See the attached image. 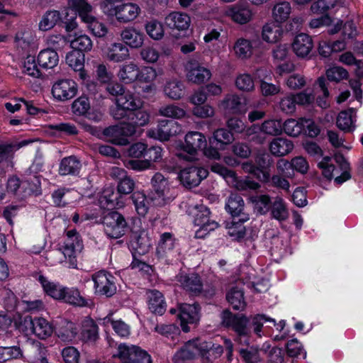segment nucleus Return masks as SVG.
<instances>
[{"instance_id": "49", "label": "nucleus", "mask_w": 363, "mask_h": 363, "mask_svg": "<svg viewBox=\"0 0 363 363\" xmlns=\"http://www.w3.org/2000/svg\"><path fill=\"white\" fill-rule=\"evenodd\" d=\"M69 42L72 48L80 52H89L92 48V41L86 35H80Z\"/></svg>"}, {"instance_id": "17", "label": "nucleus", "mask_w": 363, "mask_h": 363, "mask_svg": "<svg viewBox=\"0 0 363 363\" xmlns=\"http://www.w3.org/2000/svg\"><path fill=\"white\" fill-rule=\"evenodd\" d=\"M29 186L28 181L21 182L18 177H12L8 179L6 189L18 199L23 200L32 193V190L28 189Z\"/></svg>"}, {"instance_id": "27", "label": "nucleus", "mask_w": 363, "mask_h": 363, "mask_svg": "<svg viewBox=\"0 0 363 363\" xmlns=\"http://www.w3.org/2000/svg\"><path fill=\"white\" fill-rule=\"evenodd\" d=\"M122 40L132 48L142 47L144 35L133 28H126L121 33Z\"/></svg>"}, {"instance_id": "62", "label": "nucleus", "mask_w": 363, "mask_h": 363, "mask_svg": "<svg viewBox=\"0 0 363 363\" xmlns=\"http://www.w3.org/2000/svg\"><path fill=\"white\" fill-rule=\"evenodd\" d=\"M317 84L318 85L320 90L323 93V97L318 96L317 98V99H316L317 104L320 107H321L323 108H326L329 106L327 100L325 99L326 98H328L329 96V91H328L329 83L327 82L325 77H320L317 80Z\"/></svg>"}, {"instance_id": "7", "label": "nucleus", "mask_w": 363, "mask_h": 363, "mask_svg": "<svg viewBox=\"0 0 363 363\" xmlns=\"http://www.w3.org/2000/svg\"><path fill=\"white\" fill-rule=\"evenodd\" d=\"M95 292L97 294L111 297L116 293L114 278L109 274L100 271L92 275Z\"/></svg>"}, {"instance_id": "8", "label": "nucleus", "mask_w": 363, "mask_h": 363, "mask_svg": "<svg viewBox=\"0 0 363 363\" xmlns=\"http://www.w3.org/2000/svg\"><path fill=\"white\" fill-rule=\"evenodd\" d=\"M151 184V199L156 201V205L164 206L169 200V198H167V194L169 190L167 179L161 173H156L152 178Z\"/></svg>"}, {"instance_id": "19", "label": "nucleus", "mask_w": 363, "mask_h": 363, "mask_svg": "<svg viewBox=\"0 0 363 363\" xmlns=\"http://www.w3.org/2000/svg\"><path fill=\"white\" fill-rule=\"evenodd\" d=\"M187 69V79L194 84H203L207 82L211 77L210 70L199 66L196 62H189Z\"/></svg>"}, {"instance_id": "6", "label": "nucleus", "mask_w": 363, "mask_h": 363, "mask_svg": "<svg viewBox=\"0 0 363 363\" xmlns=\"http://www.w3.org/2000/svg\"><path fill=\"white\" fill-rule=\"evenodd\" d=\"M208 175L207 169L192 166L182 169L179 174V179L185 188L190 189L197 186Z\"/></svg>"}, {"instance_id": "39", "label": "nucleus", "mask_w": 363, "mask_h": 363, "mask_svg": "<svg viewBox=\"0 0 363 363\" xmlns=\"http://www.w3.org/2000/svg\"><path fill=\"white\" fill-rule=\"evenodd\" d=\"M61 19L60 13L58 11H48L43 16L39 23V29L43 31H47L52 29L56 23Z\"/></svg>"}, {"instance_id": "35", "label": "nucleus", "mask_w": 363, "mask_h": 363, "mask_svg": "<svg viewBox=\"0 0 363 363\" xmlns=\"http://www.w3.org/2000/svg\"><path fill=\"white\" fill-rule=\"evenodd\" d=\"M274 159L271 154L268 152H262L257 155L255 157V164L257 169L262 173L267 174V182L269 181V169L273 167Z\"/></svg>"}, {"instance_id": "50", "label": "nucleus", "mask_w": 363, "mask_h": 363, "mask_svg": "<svg viewBox=\"0 0 363 363\" xmlns=\"http://www.w3.org/2000/svg\"><path fill=\"white\" fill-rule=\"evenodd\" d=\"M23 356L21 348L18 346L0 347V363L12 359H18Z\"/></svg>"}, {"instance_id": "10", "label": "nucleus", "mask_w": 363, "mask_h": 363, "mask_svg": "<svg viewBox=\"0 0 363 363\" xmlns=\"http://www.w3.org/2000/svg\"><path fill=\"white\" fill-rule=\"evenodd\" d=\"M201 342L193 339L184 342L173 357L174 363H186L199 355Z\"/></svg>"}, {"instance_id": "11", "label": "nucleus", "mask_w": 363, "mask_h": 363, "mask_svg": "<svg viewBox=\"0 0 363 363\" xmlns=\"http://www.w3.org/2000/svg\"><path fill=\"white\" fill-rule=\"evenodd\" d=\"M77 84L71 79L60 80L52 88L53 96L60 101L69 100L77 94Z\"/></svg>"}, {"instance_id": "44", "label": "nucleus", "mask_w": 363, "mask_h": 363, "mask_svg": "<svg viewBox=\"0 0 363 363\" xmlns=\"http://www.w3.org/2000/svg\"><path fill=\"white\" fill-rule=\"evenodd\" d=\"M259 126L260 132L269 135H279L282 133V124L279 120H267Z\"/></svg>"}, {"instance_id": "58", "label": "nucleus", "mask_w": 363, "mask_h": 363, "mask_svg": "<svg viewBox=\"0 0 363 363\" xmlns=\"http://www.w3.org/2000/svg\"><path fill=\"white\" fill-rule=\"evenodd\" d=\"M67 4L69 8L79 12L82 19L92 10L91 6L86 0H67Z\"/></svg>"}, {"instance_id": "28", "label": "nucleus", "mask_w": 363, "mask_h": 363, "mask_svg": "<svg viewBox=\"0 0 363 363\" xmlns=\"http://www.w3.org/2000/svg\"><path fill=\"white\" fill-rule=\"evenodd\" d=\"M356 116V109L350 108L342 111L337 118V127L345 132H352L355 128L352 118Z\"/></svg>"}, {"instance_id": "42", "label": "nucleus", "mask_w": 363, "mask_h": 363, "mask_svg": "<svg viewBox=\"0 0 363 363\" xmlns=\"http://www.w3.org/2000/svg\"><path fill=\"white\" fill-rule=\"evenodd\" d=\"M281 28L274 23H267L262 28V38L268 43H276L281 35Z\"/></svg>"}, {"instance_id": "54", "label": "nucleus", "mask_w": 363, "mask_h": 363, "mask_svg": "<svg viewBox=\"0 0 363 363\" xmlns=\"http://www.w3.org/2000/svg\"><path fill=\"white\" fill-rule=\"evenodd\" d=\"M145 30L148 35L154 40H160L164 35L163 26L157 20H151L147 22Z\"/></svg>"}, {"instance_id": "36", "label": "nucleus", "mask_w": 363, "mask_h": 363, "mask_svg": "<svg viewBox=\"0 0 363 363\" xmlns=\"http://www.w3.org/2000/svg\"><path fill=\"white\" fill-rule=\"evenodd\" d=\"M184 84L181 81L172 79L166 82L164 91L169 99L177 100L184 95Z\"/></svg>"}, {"instance_id": "13", "label": "nucleus", "mask_w": 363, "mask_h": 363, "mask_svg": "<svg viewBox=\"0 0 363 363\" xmlns=\"http://www.w3.org/2000/svg\"><path fill=\"white\" fill-rule=\"evenodd\" d=\"M181 126L173 120H162L159 122L155 130H152L157 138L161 141L169 140L172 136L181 132Z\"/></svg>"}, {"instance_id": "34", "label": "nucleus", "mask_w": 363, "mask_h": 363, "mask_svg": "<svg viewBox=\"0 0 363 363\" xmlns=\"http://www.w3.org/2000/svg\"><path fill=\"white\" fill-rule=\"evenodd\" d=\"M129 57L128 48L122 43H113L109 48L107 52V57L109 60L120 62L125 60Z\"/></svg>"}, {"instance_id": "1", "label": "nucleus", "mask_w": 363, "mask_h": 363, "mask_svg": "<svg viewBox=\"0 0 363 363\" xmlns=\"http://www.w3.org/2000/svg\"><path fill=\"white\" fill-rule=\"evenodd\" d=\"M221 324L224 327L231 328L236 333L235 341L240 343L249 344V337L251 335L250 325L254 327V332L260 336L259 333L262 330L264 322H269L275 325V320L271 318H267L264 315L257 314L250 318L241 313L233 314L229 310H224L222 313Z\"/></svg>"}, {"instance_id": "57", "label": "nucleus", "mask_w": 363, "mask_h": 363, "mask_svg": "<svg viewBox=\"0 0 363 363\" xmlns=\"http://www.w3.org/2000/svg\"><path fill=\"white\" fill-rule=\"evenodd\" d=\"M23 72L29 76L39 78L41 76V72L38 69L35 58L34 56L28 55L23 60Z\"/></svg>"}, {"instance_id": "55", "label": "nucleus", "mask_w": 363, "mask_h": 363, "mask_svg": "<svg viewBox=\"0 0 363 363\" xmlns=\"http://www.w3.org/2000/svg\"><path fill=\"white\" fill-rule=\"evenodd\" d=\"M131 199L138 215L145 216L148 211L145 195L140 191H136L132 194Z\"/></svg>"}, {"instance_id": "45", "label": "nucleus", "mask_w": 363, "mask_h": 363, "mask_svg": "<svg viewBox=\"0 0 363 363\" xmlns=\"http://www.w3.org/2000/svg\"><path fill=\"white\" fill-rule=\"evenodd\" d=\"M335 160L339 164L340 168L342 170V173L340 176L337 177L335 181L337 184H342L344 182L348 180L351 175L350 174V164L346 160L345 157L342 154L338 153L335 155Z\"/></svg>"}, {"instance_id": "46", "label": "nucleus", "mask_w": 363, "mask_h": 363, "mask_svg": "<svg viewBox=\"0 0 363 363\" xmlns=\"http://www.w3.org/2000/svg\"><path fill=\"white\" fill-rule=\"evenodd\" d=\"M159 115L174 118H182L185 116V111L174 104L162 106L158 109Z\"/></svg>"}, {"instance_id": "21", "label": "nucleus", "mask_w": 363, "mask_h": 363, "mask_svg": "<svg viewBox=\"0 0 363 363\" xmlns=\"http://www.w3.org/2000/svg\"><path fill=\"white\" fill-rule=\"evenodd\" d=\"M190 17L184 13L172 12L166 16L164 23L172 30H186L190 25Z\"/></svg>"}, {"instance_id": "41", "label": "nucleus", "mask_w": 363, "mask_h": 363, "mask_svg": "<svg viewBox=\"0 0 363 363\" xmlns=\"http://www.w3.org/2000/svg\"><path fill=\"white\" fill-rule=\"evenodd\" d=\"M82 21L88 24L89 29L96 37H104L107 33L105 25L99 22L94 16L88 14L84 16Z\"/></svg>"}, {"instance_id": "64", "label": "nucleus", "mask_w": 363, "mask_h": 363, "mask_svg": "<svg viewBox=\"0 0 363 363\" xmlns=\"http://www.w3.org/2000/svg\"><path fill=\"white\" fill-rule=\"evenodd\" d=\"M115 105L111 106L109 108V113L116 121H123L127 123L130 118V113L124 108L120 104H114Z\"/></svg>"}, {"instance_id": "26", "label": "nucleus", "mask_w": 363, "mask_h": 363, "mask_svg": "<svg viewBox=\"0 0 363 363\" xmlns=\"http://www.w3.org/2000/svg\"><path fill=\"white\" fill-rule=\"evenodd\" d=\"M228 15L236 23L245 24L252 17L251 10L246 4H237L228 11Z\"/></svg>"}, {"instance_id": "30", "label": "nucleus", "mask_w": 363, "mask_h": 363, "mask_svg": "<svg viewBox=\"0 0 363 363\" xmlns=\"http://www.w3.org/2000/svg\"><path fill=\"white\" fill-rule=\"evenodd\" d=\"M291 13V6L287 1H281L276 4L272 11V16L277 23L286 21Z\"/></svg>"}, {"instance_id": "40", "label": "nucleus", "mask_w": 363, "mask_h": 363, "mask_svg": "<svg viewBox=\"0 0 363 363\" xmlns=\"http://www.w3.org/2000/svg\"><path fill=\"white\" fill-rule=\"evenodd\" d=\"M272 216L279 220H285L289 217V212L282 199L276 197L271 205Z\"/></svg>"}, {"instance_id": "59", "label": "nucleus", "mask_w": 363, "mask_h": 363, "mask_svg": "<svg viewBox=\"0 0 363 363\" xmlns=\"http://www.w3.org/2000/svg\"><path fill=\"white\" fill-rule=\"evenodd\" d=\"M237 88L243 91H251L255 89V84L252 77L248 74H240L235 80Z\"/></svg>"}, {"instance_id": "32", "label": "nucleus", "mask_w": 363, "mask_h": 363, "mask_svg": "<svg viewBox=\"0 0 363 363\" xmlns=\"http://www.w3.org/2000/svg\"><path fill=\"white\" fill-rule=\"evenodd\" d=\"M53 332L52 325L43 318H35L33 333L38 337L45 340L51 336Z\"/></svg>"}, {"instance_id": "61", "label": "nucleus", "mask_w": 363, "mask_h": 363, "mask_svg": "<svg viewBox=\"0 0 363 363\" xmlns=\"http://www.w3.org/2000/svg\"><path fill=\"white\" fill-rule=\"evenodd\" d=\"M72 111L79 116L84 115L90 108L89 99L82 96L74 101L72 105Z\"/></svg>"}, {"instance_id": "63", "label": "nucleus", "mask_w": 363, "mask_h": 363, "mask_svg": "<svg viewBox=\"0 0 363 363\" xmlns=\"http://www.w3.org/2000/svg\"><path fill=\"white\" fill-rule=\"evenodd\" d=\"M118 194L115 193L113 186H107L102 192L100 201L101 203L106 204L107 207H113L118 199Z\"/></svg>"}, {"instance_id": "56", "label": "nucleus", "mask_w": 363, "mask_h": 363, "mask_svg": "<svg viewBox=\"0 0 363 363\" xmlns=\"http://www.w3.org/2000/svg\"><path fill=\"white\" fill-rule=\"evenodd\" d=\"M348 72L342 67H333L326 71L325 79L330 82H339L344 79H347Z\"/></svg>"}, {"instance_id": "15", "label": "nucleus", "mask_w": 363, "mask_h": 363, "mask_svg": "<svg viewBox=\"0 0 363 363\" xmlns=\"http://www.w3.org/2000/svg\"><path fill=\"white\" fill-rule=\"evenodd\" d=\"M140 9L135 4H124L116 7L111 11V14L115 15L118 21L121 23H128L137 18Z\"/></svg>"}, {"instance_id": "60", "label": "nucleus", "mask_w": 363, "mask_h": 363, "mask_svg": "<svg viewBox=\"0 0 363 363\" xmlns=\"http://www.w3.org/2000/svg\"><path fill=\"white\" fill-rule=\"evenodd\" d=\"M82 335L86 340H96L98 336V327L93 320H86L84 323Z\"/></svg>"}, {"instance_id": "47", "label": "nucleus", "mask_w": 363, "mask_h": 363, "mask_svg": "<svg viewBox=\"0 0 363 363\" xmlns=\"http://www.w3.org/2000/svg\"><path fill=\"white\" fill-rule=\"evenodd\" d=\"M150 120L149 113L140 108H136L134 111L130 113V118L127 123H132L135 127L143 126L146 125Z\"/></svg>"}, {"instance_id": "18", "label": "nucleus", "mask_w": 363, "mask_h": 363, "mask_svg": "<svg viewBox=\"0 0 363 363\" xmlns=\"http://www.w3.org/2000/svg\"><path fill=\"white\" fill-rule=\"evenodd\" d=\"M223 352L220 345H211L207 342H202L200 345L199 355L203 363H216Z\"/></svg>"}, {"instance_id": "51", "label": "nucleus", "mask_w": 363, "mask_h": 363, "mask_svg": "<svg viewBox=\"0 0 363 363\" xmlns=\"http://www.w3.org/2000/svg\"><path fill=\"white\" fill-rule=\"evenodd\" d=\"M337 4V0H317L311 6V11L316 14H325L333 9Z\"/></svg>"}, {"instance_id": "5", "label": "nucleus", "mask_w": 363, "mask_h": 363, "mask_svg": "<svg viewBox=\"0 0 363 363\" xmlns=\"http://www.w3.org/2000/svg\"><path fill=\"white\" fill-rule=\"evenodd\" d=\"M206 146V139L204 135L199 132H189L185 136V144L183 145V150L189 155L180 153L178 156L187 161H192L194 156L198 150H202Z\"/></svg>"}, {"instance_id": "4", "label": "nucleus", "mask_w": 363, "mask_h": 363, "mask_svg": "<svg viewBox=\"0 0 363 363\" xmlns=\"http://www.w3.org/2000/svg\"><path fill=\"white\" fill-rule=\"evenodd\" d=\"M118 357L122 363H152L148 353L134 345H119Z\"/></svg>"}, {"instance_id": "31", "label": "nucleus", "mask_w": 363, "mask_h": 363, "mask_svg": "<svg viewBox=\"0 0 363 363\" xmlns=\"http://www.w3.org/2000/svg\"><path fill=\"white\" fill-rule=\"evenodd\" d=\"M80 167V161L75 156H69L61 160L59 172L61 175L75 174Z\"/></svg>"}, {"instance_id": "22", "label": "nucleus", "mask_w": 363, "mask_h": 363, "mask_svg": "<svg viewBox=\"0 0 363 363\" xmlns=\"http://www.w3.org/2000/svg\"><path fill=\"white\" fill-rule=\"evenodd\" d=\"M234 140L235 138L232 132L225 128H220L213 131V136L209 139V143H216L222 151L226 150Z\"/></svg>"}, {"instance_id": "23", "label": "nucleus", "mask_w": 363, "mask_h": 363, "mask_svg": "<svg viewBox=\"0 0 363 363\" xmlns=\"http://www.w3.org/2000/svg\"><path fill=\"white\" fill-rule=\"evenodd\" d=\"M221 107L232 113L241 112L245 106V99L237 94H227L220 101Z\"/></svg>"}, {"instance_id": "12", "label": "nucleus", "mask_w": 363, "mask_h": 363, "mask_svg": "<svg viewBox=\"0 0 363 363\" xmlns=\"http://www.w3.org/2000/svg\"><path fill=\"white\" fill-rule=\"evenodd\" d=\"M179 309V318L181 321V327L184 332L188 333L190 328L187 324L196 323L199 320L200 306L197 303H183L181 304Z\"/></svg>"}, {"instance_id": "25", "label": "nucleus", "mask_w": 363, "mask_h": 363, "mask_svg": "<svg viewBox=\"0 0 363 363\" xmlns=\"http://www.w3.org/2000/svg\"><path fill=\"white\" fill-rule=\"evenodd\" d=\"M149 309L155 314L162 315L166 311V303L161 292L157 290L147 291Z\"/></svg>"}, {"instance_id": "43", "label": "nucleus", "mask_w": 363, "mask_h": 363, "mask_svg": "<svg viewBox=\"0 0 363 363\" xmlns=\"http://www.w3.org/2000/svg\"><path fill=\"white\" fill-rule=\"evenodd\" d=\"M132 245L139 255H145L149 251L151 243L147 235L145 233H140L135 235Z\"/></svg>"}, {"instance_id": "9", "label": "nucleus", "mask_w": 363, "mask_h": 363, "mask_svg": "<svg viewBox=\"0 0 363 363\" xmlns=\"http://www.w3.org/2000/svg\"><path fill=\"white\" fill-rule=\"evenodd\" d=\"M180 282L183 288L192 296L202 294L203 296L210 298L215 294V289H203V284L199 275L191 274L181 277Z\"/></svg>"}, {"instance_id": "14", "label": "nucleus", "mask_w": 363, "mask_h": 363, "mask_svg": "<svg viewBox=\"0 0 363 363\" xmlns=\"http://www.w3.org/2000/svg\"><path fill=\"white\" fill-rule=\"evenodd\" d=\"M225 208L233 217H240V221H246L250 219L249 213L245 212L244 201L238 194L230 196Z\"/></svg>"}, {"instance_id": "48", "label": "nucleus", "mask_w": 363, "mask_h": 363, "mask_svg": "<svg viewBox=\"0 0 363 363\" xmlns=\"http://www.w3.org/2000/svg\"><path fill=\"white\" fill-rule=\"evenodd\" d=\"M39 281L42 284L44 291L55 299H62L65 289H58L56 285L48 281L43 275L39 277Z\"/></svg>"}, {"instance_id": "29", "label": "nucleus", "mask_w": 363, "mask_h": 363, "mask_svg": "<svg viewBox=\"0 0 363 363\" xmlns=\"http://www.w3.org/2000/svg\"><path fill=\"white\" fill-rule=\"evenodd\" d=\"M58 62V54L53 49H45L38 54V62L42 67L47 69L54 68L57 66Z\"/></svg>"}, {"instance_id": "2", "label": "nucleus", "mask_w": 363, "mask_h": 363, "mask_svg": "<svg viewBox=\"0 0 363 363\" xmlns=\"http://www.w3.org/2000/svg\"><path fill=\"white\" fill-rule=\"evenodd\" d=\"M136 128L132 123H123L121 125H110L103 130V135L116 145L124 146L129 144L128 137L135 135Z\"/></svg>"}, {"instance_id": "33", "label": "nucleus", "mask_w": 363, "mask_h": 363, "mask_svg": "<svg viewBox=\"0 0 363 363\" xmlns=\"http://www.w3.org/2000/svg\"><path fill=\"white\" fill-rule=\"evenodd\" d=\"M118 76L124 83H131L138 79L140 76V69L136 65L133 63H129L123 65L121 68Z\"/></svg>"}, {"instance_id": "53", "label": "nucleus", "mask_w": 363, "mask_h": 363, "mask_svg": "<svg viewBox=\"0 0 363 363\" xmlns=\"http://www.w3.org/2000/svg\"><path fill=\"white\" fill-rule=\"evenodd\" d=\"M62 299L67 303L78 306L86 305V300L80 296L77 289H65Z\"/></svg>"}, {"instance_id": "16", "label": "nucleus", "mask_w": 363, "mask_h": 363, "mask_svg": "<svg viewBox=\"0 0 363 363\" xmlns=\"http://www.w3.org/2000/svg\"><path fill=\"white\" fill-rule=\"evenodd\" d=\"M245 284L242 281H238L232 286L226 294V299L232 305L233 309L242 311L246 307V302L244 297Z\"/></svg>"}, {"instance_id": "37", "label": "nucleus", "mask_w": 363, "mask_h": 363, "mask_svg": "<svg viewBox=\"0 0 363 363\" xmlns=\"http://www.w3.org/2000/svg\"><path fill=\"white\" fill-rule=\"evenodd\" d=\"M304 130V118H301L299 121L291 118L287 119L282 124V130L284 133L292 137L298 136Z\"/></svg>"}, {"instance_id": "3", "label": "nucleus", "mask_w": 363, "mask_h": 363, "mask_svg": "<svg viewBox=\"0 0 363 363\" xmlns=\"http://www.w3.org/2000/svg\"><path fill=\"white\" fill-rule=\"evenodd\" d=\"M102 223L106 234L109 238L114 239L123 236L128 227L123 216L117 211H111L106 213Z\"/></svg>"}, {"instance_id": "24", "label": "nucleus", "mask_w": 363, "mask_h": 363, "mask_svg": "<svg viewBox=\"0 0 363 363\" xmlns=\"http://www.w3.org/2000/svg\"><path fill=\"white\" fill-rule=\"evenodd\" d=\"M269 148L272 155L276 157H282L292 151L294 144L287 138H277L270 143Z\"/></svg>"}, {"instance_id": "52", "label": "nucleus", "mask_w": 363, "mask_h": 363, "mask_svg": "<svg viewBox=\"0 0 363 363\" xmlns=\"http://www.w3.org/2000/svg\"><path fill=\"white\" fill-rule=\"evenodd\" d=\"M193 214L194 217V224L199 226V228H201L202 225H204L205 223H207V221L210 219V211L208 208L203 205L196 206Z\"/></svg>"}, {"instance_id": "38", "label": "nucleus", "mask_w": 363, "mask_h": 363, "mask_svg": "<svg viewBox=\"0 0 363 363\" xmlns=\"http://www.w3.org/2000/svg\"><path fill=\"white\" fill-rule=\"evenodd\" d=\"M114 104H120L128 112L134 111L136 108L141 107L140 100L137 99L130 91L125 92L121 97L115 98Z\"/></svg>"}, {"instance_id": "20", "label": "nucleus", "mask_w": 363, "mask_h": 363, "mask_svg": "<svg viewBox=\"0 0 363 363\" xmlns=\"http://www.w3.org/2000/svg\"><path fill=\"white\" fill-rule=\"evenodd\" d=\"M313 48V40L306 33H300L297 35L292 43L293 50L299 57H306L311 52Z\"/></svg>"}]
</instances>
